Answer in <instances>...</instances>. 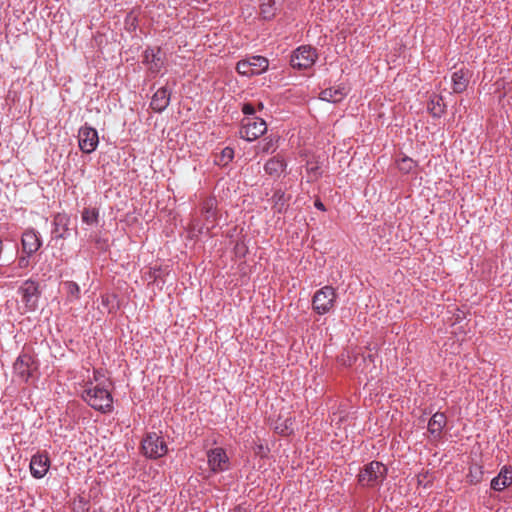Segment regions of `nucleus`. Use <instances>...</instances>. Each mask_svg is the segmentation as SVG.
Masks as SVG:
<instances>
[{"label": "nucleus", "mask_w": 512, "mask_h": 512, "mask_svg": "<svg viewBox=\"0 0 512 512\" xmlns=\"http://www.w3.org/2000/svg\"><path fill=\"white\" fill-rule=\"evenodd\" d=\"M81 398L92 409L107 414L113 410V396L108 385H94V382H85Z\"/></svg>", "instance_id": "obj_1"}, {"label": "nucleus", "mask_w": 512, "mask_h": 512, "mask_svg": "<svg viewBox=\"0 0 512 512\" xmlns=\"http://www.w3.org/2000/svg\"><path fill=\"white\" fill-rule=\"evenodd\" d=\"M387 467L378 461H372L364 466L358 475L360 485L376 487L383 483L387 476Z\"/></svg>", "instance_id": "obj_2"}, {"label": "nucleus", "mask_w": 512, "mask_h": 512, "mask_svg": "<svg viewBox=\"0 0 512 512\" xmlns=\"http://www.w3.org/2000/svg\"><path fill=\"white\" fill-rule=\"evenodd\" d=\"M142 453L146 458L158 459L165 456L168 446L164 438L156 432H149L141 442Z\"/></svg>", "instance_id": "obj_3"}, {"label": "nucleus", "mask_w": 512, "mask_h": 512, "mask_svg": "<svg viewBox=\"0 0 512 512\" xmlns=\"http://www.w3.org/2000/svg\"><path fill=\"white\" fill-rule=\"evenodd\" d=\"M336 297V290L332 286H324L315 292L312 298V309L318 315H325L334 309Z\"/></svg>", "instance_id": "obj_4"}, {"label": "nucleus", "mask_w": 512, "mask_h": 512, "mask_svg": "<svg viewBox=\"0 0 512 512\" xmlns=\"http://www.w3.org/2000/svg\"><path fill=\"white\" fill-rule=\"evenodd\" d=\"M267 131V124L260 117H244L240 123V138L253 142L264 135Z\"/></svg>", "instance_id": "obj_5"}, {"label": "nucleus", "mask_w": 512, "mask_h": 512, "mask_svg": "<svg viewBox=\"0 0 512 512\" xmlns=\"http://www.w3.org/2000/svg\"><path fill=\"white\" fill-rule=\"evenodd\" d=\"M317 59L318 54L315 48L309 45H302L292 52L290 64L294 69L306 70L311 68Z\"/></svg>", "instance_id": "obj_6"}, {"label": "nucleus", "mask_w": 512, "mask_h": 512, "mask_svg": "<svg viewBox=\"0 0 512 512\" xmlns=\"http://www.w3.org/2000/svg\"><path fill=\"white\" fill-rule=\"evenodd\" d=\"M207 463L210 471L214 474L225 472L230 468L229 457L222 447L207 451Z\"/></svg>", "instance_id": "obj_7"}, {"label": "nucleus", "mask_w": 512, "mask_h": 512, "mask_svg": "<svg viewBox=\"0 0 512 512\" xmlns=\"http://www.w3.org/2000/svg\"><path fill=\"white\" fill-rule=\"evenodd\" d=\"M78 144L83 153L94 152L99 144L98 132L95 128L85 124L78 131Z\"/></svg>", "instance_id": "obj_8"}, {"label": "nucleus", "mask_w": 512, "mask_h": 512, "mask_svg": "<svg viewBox=\"0 0 512 512\" xmlns=\"http://www.w3.org/2000/svg\"><path fill=\"white\" fill-rule=\"evenodd\" d=\"M19 292L22 295V301L24 302L27 310L34 311L38 306V299L40 296L38 283L30 279L26 280L19 288Z\"/></svg>", "instance_id": "obj_9"}, {"label": "nucleus", "mask_w": 512, "mask_h": 512, "mask_svg": "<svg viewBox=\"0 0 512 512\" xmlns=\"http://www.w3.org/2000/svg\"><path fill=\"white\" fill-rule=\"evenodd\" d=\"M50 458L47 452H38L30 460V473L35 479L43 478L50 468Z\"/></svg>", "instance_id": "obj_10"}, {"label": "nucleus", "mask_w": 512, "mask_h": 512, "mask_svg": "<svg viewBox=\"0 0 512 512\" xmlns=\"http://www.w3.org/2000/svg\"><path fill=\"white\" fill-rule=\"evenodd\" d=\"M22 250L28 256H32L42 246V240L39 233L33 229H26L21 237Z\"/></svg>", "instance_id": "obj_11"}, {"label": "nucleus", "mask_w": 512, "mask_h": 512, "mask_svg": "<svg viewBox=\"0 0 512 512\" xmlns=\"http://www.w3.org/2000/svg\"><path fill=\"white\" fill-rule=\"evenodd\" d=\"M143 63L153 74H158L164 67V58L160 48H146L143 53Z\"/></svg>", "instance_id": "obj_12"}, {"label": "nucleus", "mask_w": 512, "mask_h": 512, "mask_svg": "<svg viewBox=\"0 0 512 512\" xmlns=\"http://www.w3.org/2000/svg\"><path fill=\"white\" fill-rule=\"evenodd\" d=\"M71 218L66 213H56L52 221V235L55 239H66L70 236Z\"/></svg>", "instance_id": "obj_13"}, {"label": "nucleus", "mask_w": 512, "mask_h": 512, "mask_svg": "<svg viewBox=\"0 0 512 512\" xmlns=\"http://www.w3.org/2000/svg\"><path fill=\"white\" fill-rule=\"evenodd\" d=\"M171 94L172 90L166 86L157 89L151 98V109L156 113L163 112L170 104Z\"/></svg>", "instance_id": "obj_14"}, {"label": "nucleus", "mask_w": 512, "mask_h": 512, "mask_svg": "<svg viewBox=\"0 0 512 512\" xmlns=\"http://www.w3.org/2000/svg\"><path fill=\"white\" fill-rule=\"evenodd\" d=\"M33 357L27 353H21L13 364L14 373L23 381L27 382L31 377V366Z\"/></svg>", "instance_id": "obj_15"}, {"label": "nucleus", "mask_w": 512, "mask_h": 512, "mask_svg": "<svg viewBox=\"0 0 512 512\" xmlns=\"http://www.w3.org/2000/svg\"><path fill=\"white\" fill-rule=\"evenodd\" d=\"M471 73L468 69L461 68L451 74V88L453 93H462L466 90Z\"/></svg>", "instance_id": "obj_16"}, {"label": "nucleus", "mask_w": 512, "mask_h": 512, "mask_svg": "<svg viewBox=\"0 0 512 512\" xmlns=\"http://www.w3.org/2000/svg\"><path fill=\"white\" fill-rule=\"evenodd\" d=\"M447 424V417L443 412L434 413L428 421L427 429L430 435L439 440L442 436V431Z\"/></svg>", "instance_id": "obj_17"}, {"label": "nucleus", "mask_w": 512, "mask_h": 512, "mask_svg": "<svg viewBox=\"0 0 512 512\" xmlns=\"http://www.w3.org/2000/svg\"><path fill=\"white\" fill-rule=\"evenodd\" d=\"M347 93L348 91L344 85H337L322 90L319 99L330 103H338L346 97Z\"/></svg>", "instance_id": "obj_18"}, {"label": "nucleus", "mask_w": 512, "mask_h": 512, "mask_svg": "<svg viewBox=\"0 0 512 512\" xmlns=\"http://www.w3.org/2000/svg\"><path fill=\"white\" fill-rule=\"evenodd\" d=\"M512 484V468L504 466L499 474L491 480V489L494 491H503Z\"/></svg>", "instance_id": "obj_19"}, {"label": "nucleus", "mask_w": 512, "mask_h": 512, "mask_svg": "<svg viewBox=\"0 0 512 512\" xmlns=\"http://www.w3.org/2000/svg\"><path fill=\"white\" fill-rule=\"evenodd\" d=\"M286 168L287 163L280 155L270 158L264 165V171L272 177H279Z\"/></svg>", "instance_id": "obj_20"}, {"label": "nucleus", "mask_w": 512, "mask_h": 512, "mask_svg": "<svg viewBox=\"0 0 512 512\" xmlns=\"http://www.w3.org/2000/svg\"><path fill=\"white\" fill-rule=\"evenodd\" d=\"M290 198H291V196L286 195V193L283 190H281V189L276 190L271 198V200L273 202V210L275 211V213H278V214L286 213L288 206H289Z\"/></svg>", "instance_id": "obj_21"}, {"label": "nucleus", "mask_w": 512, "mask_h": 512, "mask_svg": "<svg viewBox=\"0 0 512 512\" xmlns=\"http://www.w3.org/2000/svg\"><path fill=\"white\" fill-rule=\"evenodd\" d=\"M203 212L206 219L205 228L209 231L216 221V204L214 199H207L203 204Z\"/></svg>", "instance_id": "obj_22"}, {"label": "nucleus", "mask_w": 512, "mask_h": 512, "mask_svg": "<svg viewBox=\"0 0 512 512\" xmlns=\"http://www.w3.org/2000/svg\"><path fill=\"white\" fill-rule=\"evenodd\" d=\"M294 422L295 419L293 417H287L284 420L279 418L275 423L274 430L281 436H289L294 431Z\"/></svg>", "instance_id": "obj_23"}, {"label": "nucleus", "mask_w": 512, "mask_h": 512, "mask_svg": "<svg viewBox=\"0 0 512 512\" xmlns=\"http://www.w3.org/2000/svg\"><path fill=\"white\" fill-rule=\"evenodd\" d=\"M248 61L251 63L250 66L253 71V76L264 73L269 66L268 59L259 55L249 57Z\"/></svg>", "instance_id": "obj_24"}, {"label": "nucleus", "mask_w": 512, "mask_h": 512, "mask_svg": "<svg viewBox=\"0 0 512 512\" xmlns=\"http://www.w3.org/2000/svg\"><path fill=\"white\" fill-rule=\"evenodd\" d=\"M100 212L96 207H85L81 213V220L88 226H97L99 223Z\"/></svg>", "instance_id": "obj_25"}, {"label": "nucleus", "mask_w": 512, "mask_h": 512, "mask_svg": "<svg viewBox=\"0 0 512 512\" xmlns=\"http://www.w3.org/2000/svg\"><path fill=\"white\" fill-rule=\"evenodd\" d=\"M277 11L275 0H260V13L266 20L272 19Z\"/></svg>", "instance_id": "obj_26"}, {"label": "nucleus", "mask_w": 512, "mask_h": 512, "mask_svg": "<svg viewBox=\"0 0 512 512\" xmlns=\"http://www.w3.org/2000/svg\"><path fill=\"white\" fill-rule=\"evenodd\" d=\"M428 110L432 117L440 118L445 112V105L443 104L442 97L436 96L430 100Z\"/></svg>", "instance_id": "obj_27"}, {"label": "nucleus", "mask_w": 512, "mask_h": 512, "mask_svg": "<svg viewBox=\"0 0 512 512\" xmlns=\"http://www.w3.org/2000/svg\"><path fill=\"white\" fill-rule=\"evenodd\" d=\"M417 167V162L408 156L397 160V168L403 174L411 173Z\"/></svg>", "instance_id": "obj_28"}, {"label": "nucleus", "mask_w": 512, "mask_h": 512, "mask_svg": "<svg viewBox=\"0 0 512 512\" xmlns=\"http://www.w3.org/2000/svg\"><path fill=\"white\" fill-rule=\"evenodd\" d=\"M234 158V150L231 147H225L221 153L215 157V164L219 166L228 165Z\"/></svg>", "instance_id": "obj_29"}, {"label": "nucleus", "mask_w": 512, "mask_h": 512, "mask_svg": "<svg viewBox=\"0 0 512 512\" xmlns=\"http://www.w3.org/2000/svg\"><path fill=\"white\" fill-rule=\"evenodd\" d=\"M306 172L308 174V182H314L322 176L321 168L315 161L309 160L306 163Z\"/></svg>", "instance_id": "obj_30"}, {"label": "nucleus", "mask_w": 512, "mask_h": 512, "mask_svg": "<svg viewBox=\"0 0 512 512\" xmlns=\"http://www.w3.org/2000/svg\"><path fill=\"white\" fill-rule=\"evenodd\" d=\"M86 382H94V385H108L110 386L109 379L106 378L102 369H93V376Z\"/></svg>", "instance_id": "obj_31"}, {"label": "nucleus", "mask_w": 512, "mask_h": 512, "mask_svg": "<svg viewBox=\"0 0 512 512\" xmlns=\"http://www.w3.org/2000/svg\"><path fill=\"white\" fill-rule=\"evenodd\" d=\"M276 144L277 141L274 138L266 137L260 142L259 149L262 153H273L276 150Z\"/></svg>", "instance_id": "obj_32"}, {"label": "nucleus", "mask_w": 512, "mask_h": 512, "mask_svg": "<svg viewBox=\"0 0 512 512\" xmlns=\"http://www.w3.org/2000/svg\"><path fill=\"white\" fill-rule=\"evenodd\" d=\"M73 512H89V500L78 496L73 501Z\"/></svg>", "instance_id": "obj_33"}, {"label": "nucleus", "mask_w": 512, "mask_h": 512, "mask_svg": "<svg viewBox=\"0 0 512 512\" xmlns=\"http://www.w3.org/2000/svg\"><path fill=\"white\" fill-rule=\"evenodd\" d=\"M251 63H249L248 58L240 60L236 65V70L240 75L246 76V77H252L253 71L251 70Z\"/></svg>", "instance_id": "obj_34"}, {"label": "nucleus", "mask_w": 512, "mask_h": 512, "mask_svg": "<svg viewBox=\"0 0 512 512\" xmlns=\"http://www.w3.org/2000/svg\"><path fill=\"white\" fill-rule=\"evenodd\" d=\"M64 288H65L68 296L72 297L73 299L80 298V287L76 282L66 281V282H64Z\"/></svg>", "instance_id": "obj_35"}, {"label": "nucleus", "mask_w": 512, "mask_h": 512, "mask_svg": "<svg viewBox=\"0 0 512 512\" xmlns=\"http://www.w3.org/2000/svg\"><path fill=\"white\" fill-rule=\"evenodd\" d=\"M338 361L342 365H344L346 367H350L356 361V357L351 356L350 353L347 351V352L341 353V355L338 357Z\"/></svg>", "instance_id": "obj_36"}, {"label": "nucleus", "mask_w": 512, "mask_h": 512, "mask_svg": "<svg viewBox=\"0 0 512 512\" xmlns=\"http://www.w3.org/2000/svg\"><path fill=\"white\" fill-rule=\"evenodd\" d=\"M241 111L244 114V117H257L256 107L251 103H243Z\"/></svg>", "instance_id": "obj_37"}, {"label": "nucleus", "mask_w": 512, "mask_h": 512, "mask_svg": "<svg viewBox=\"0 0 512 512\" xmlns=\"http://www.w3.org/2000/svg\"><path fill=\"white\" fill-rule=\"evenodd\" d=\"M94 242L96 247L101 251H107L109 248V241L107 238H103L99 235H95Z\"/></svg>", "instance_id": "obj_38"}, {"label": "nucleus", "mask_w": 512, "mask_h": 512, "mask_svg": "<svg viewBox=\"0 0 512 512\" xmlns=\"http://www.w3.org/2000/svg\"><path fill=\"white\" fill-rule=\"evenodd\" d=\"M30 257L31 256H28L27 254H25V256L19 257V259H18V267L21 268V269L27 268L29 266V263H30V261H29Z\"/></svg>", "instance_id": "obj_39"}, {"label": "nucleus", "mask_w": 512, "mask_h": 512, "mask_svg": "<svg viewBox=\"0 0 512 512\" xmlns=\"http://www.w3.org/2000/svg\"><path fill=\"white\" fill-rule=\"evenodd\" d=\"M230 512H251L249 505L239 504L235 506Z\"/></svg>", "instance_id": "obj_40"}, {"label": "nucleus", "mask_w": 512, "mask_h": 512, "mask_svg": "<svg viewBox=\"0 0 512 512\" xmlns=\"http://www.w3.org/2000/svg\"><path fill=\"white\" fill-rule=\"evenodd\" d=\"M314 206L316 209H318L320 211H326L325 205L323 204V202L320 199L315 200Z\"/></svg>", "instance_id": "obj_41"}, {"label": "nucleus", "mask_w": 512, "mask_h": 512, "mask_svg": "<svg viewBox=\"0 0 512 512\" xmlns=\"http://www.w3.org/2000/svg\"><path fill=\"white\" fill-rule=\"evenodd\" d=\"M469 477L471 478L470 479L471 483H478L480 481V476L473 474L472 471H470Z\"/></svg>", "instance_id": "obj_42"}, {"label": "nucleus", "mask_w": 512, "mask_h": 512, "mask_svg": "<svg viewBox=\"0 0 512 512\" xmlns=\"http://www.w3.org/2000/svg\"><path fill=\"white\" fill-rule=\"evenodd\" d=\"M263 108H264V104L262 102H258L257 107H256V112L263 110Z\"/></svg>", "instance_id": "obj_43"}, {"label": "nucleus", "mask_w": 512, "mask_h": 512, "mask_svg": "<svg viewBox=\"0 0 512 512\" xmlns=\"http://www.w3.org/2000/svg\"><path fill=\"white\" fill-rule=\"evenodd\" d=\"M92 512H106L102 507L93 510Z\"/></svg>", "instance_id": "obj_44"}]
</instances>
